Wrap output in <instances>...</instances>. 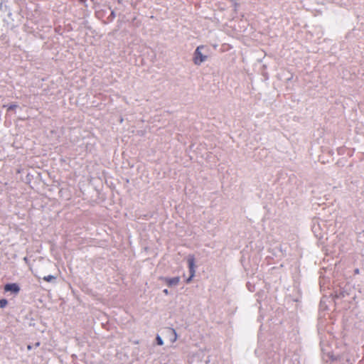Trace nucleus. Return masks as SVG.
Returning a JSON list of instances; mask_svg holds the SVG:
<instances>
[{
    "instance_id": "f257e3e1",
    "label": "nucleus",
    "mask_w": 364,
    "mask_h": 364,
    "mask_svg": "<svg viewBox=\"0 0 364 364\" xmlns=\"http://www.w3.org/2000/svg\"><path fill=\"white\" fill-rule=\"evenodd\" d=\"M203 48V46H198L194 52L193 62L196 65H200L207 59V55H203L201 52Z\"/></svg>"
},
{
    "instance_id": "f03ea898",
    "label": "nucleus",
    "mask_w": 364,
    "mask_h": 364,
    "mask_svg": "<svg viewBox=\"0 0 364 364\" xmlns=\"http://www.w3.org/2000/svg\"><path fill=\"white\" fill-rule=\"evenodd\" d=\"M188 264L190 272V277L186 279V282L189 283L193 277L195 276V258L193 255H189L188 257Z\"/></svg>"
},
{
    "instance_id": "7ed1b4c3",
    "label": "nucleus",
    "mask_w": 364,
    "mask_h": 364,
    "mask_svg": "<svg viewBox=\"0 0 364 364\" xmlns=\"http://www.w3.org/2000/svg\"><path fill=\"white\" fill-rule=\"evenodd\" d=\"M166 335L171 343H174L178 338L176 331L171 328H167L166 329Z\"/></svg>"
},
{
    "instance_id": "20e7f679",
    "label": "nucleus",
    "mask_w": 364,
    "mask_h": 364,
    "mask_svg": "<svg viewBox=\"0 0 364 364\" xmlns=\"http://www.w3.org/2000/svg\"><path fill=\"white\" fill-rule=\"evenodd\" d=\"M4 290L6 291H11L14 294H18L20 291V288H19L18 285L16 283L7 284L4 287Z\"/></svg>"
},
{
    "instance_id": "39448f33",
    "label": "nucleus",
    "mask_w": 364,
    "mask_h": 364,
    "mask_svg": "<svg viewBox=\"0 0 364 364\" xmlns=\"http://www.w3.org/2000/svg\"><path fill=\"white\" fill-rule=\"evenodd\" d=\"M164 280L166 282V283L169 287H173V286H176L178 284V283L180 282V278L178 277H173V278L166 277L164 279Z\"/></svg>"
},
{
    "instance_id": "423d86ee",
    "label": "nucleus",
    "mask_w": 364,
    "mask_h": 364,
    "mask_svg": "<svg viewBox=\"0 0 364 364\" xmlns=\"http://www.w3.org/2000/svg\"><path fill=\"white\" fill-rule=\"evenodd\" d=\"M55 277L53 276V275H48V276H45L43 279L46 282H53L55 280Z\"/></svg>"
},
{
    "instance_id": "0eeeda50",
    "label": "nucleus",
    "mask_w": 364,
    "mask_h": 364,
    "mask_svg": "<svg viewBox=\"0 0 364 364\" xmlns=\"http://www.w3.org/2000/svg\"><path fill=\"white\" fill-rule=\"evenodd\" d=\"M7 300L6 299H1L0 300V308H4L7 304Z\"/></svg>"
},
{
    "instance_id": "6e6552de",
    "label": "nucleus",
    "mask_w": 364,
    "mask_h": 364,
    "mask_svg": "<svg viewBox=\"0 0 364 364\" xmlns=\"http://www.w3.org/2000/svg\"><path fill=\"white\" fill-rule=\"evenodd\" d=\"M156 339L158 345L162 346L164 344V341L160 336L157 335Z\"/></svg>"
},
{
    "instance_id": "1a4fd4ad",
    "label": "nucleus",
    "mask_w": 364,
    "mask_h": 364,
    "mask_svg": "<svg viewBox=\"0 0 364 364\" xmlns=\"http://www.w3.org/2000/svg\"><path fill=\"white\" fill-rule=\"evenodd\" d=\"M16 107H17L16 105H11L9 106L8 109L9 110H11V109H15Z\"/></svg>"
},
{
    "instance_id": "9d476101",
    "label": "nucleus",
    "mask_w": 364,
    "mask_h": 364,
    "mask_svg": "<svg viewBox=\"0 0 364 364\" xmlns=\"http://www.w3.org/2000/svg\"><path fill=\"white\" fill-rule=\"evenodd\" d=\"M163 292H164L165 294H166V295H167V294H168V289H164V290L163 291Z\"/></svg>"
},
{
    "instance_id": "9b49d317",
    "label": "nucleus",
    "mask_w": 364,
    "mask_h": 364,
    "mask_svg": "<svg viewBox=\"0 0 364 364\" xmlns=\"http://www.w3.org/2000/svg\"><path fill=\"white\" fill-rule=\"evenodd\" d=\"M355 272L356 274H358V273H359V269H356L355 270Z\"/></svg>"
},
{
    "instance_id": "f8f14e48",
    "label": "nucleus",
    "mask_w": 364,
    "mask_h": 364,
    "mask_svg": "<svg viewBox=\"0 0 364 364\" xmlns=\"http://www.w3.org/2000/svg\"><path fill=\"white\" fill-rule=\"evenodd\" d=\"M165 364H167V363H165Z\"/></svg>"
}]
</instances>
